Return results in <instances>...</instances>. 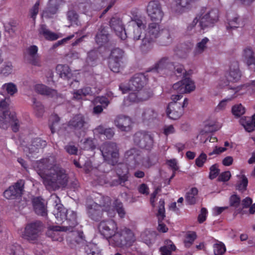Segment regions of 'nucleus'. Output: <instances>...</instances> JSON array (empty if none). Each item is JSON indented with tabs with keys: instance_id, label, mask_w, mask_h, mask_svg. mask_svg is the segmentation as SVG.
I'll use <instances>...</instances> for the list:
<instances>
[{
	"instance_id": "nucleus-1",
	"label": "nucleus",
	"mask_w": 255,
	"mask_h": 255,
	"mask_svg": "<svg viewBox=\"0 0 255 255\" xmlns=\"http://www.w3.org/2000/svg\"><path fill=\"white\" fill-rule=\"evenodd\" d=\"M42 182L49 191H54L67 187L69 177L65 169L56 167L47 173H41Z\"/></svg>"
},
{
	"instance_id": "nucleus-2",
	"label": "nucleus",
	"mask_w": 255,
	"mask_h": 255,
	"mask_svg": "<svg viewBox=\"0 0 255 255\" xmlns=\"http://www.w3.org/2000/svg\"><path fill=\"white\" fill-rule=\"evenodd\" d=\"M173 70L177 76H183V79L173 84L172 88L174 90L180 94H184L189 93L195 90L194 82L187 77L191 73V70L187 71L182 64L174 63Z\"/></svg>"
},
{
	"instance_id": "nucleus-3",
	"label": "nucleus",
	"mask_w": 255,
	"mask_h": 255,
	"mask_svg": "<svg viewBox=\"0 0 255 255\" xmlns=\"http://www.w3.org/2000/svg\"><path fill=\"white\" fill-rule=\"evenodd\" d=\"M160 22H151L148 24L146 33L144 35L142 39V42L140 46L142 51L146 50L148 48L150 44L158 39L161 34L162 29L160 28L159 24Z\"/></svg>"
},
{
	"instance_id": "nucleus-4",
	"label": "nucleus",
	"mask_w": 255,
	"mask_h": 255,
	"mask_svg": "<svg viewBox=\"0 0 255 255\" xmlns=\"http://www.w3.org/2000/svg\"><path fill=\"white\" fill-rule=\"evenodd\" d=\"M100 150L104 160L108 164L115 165L118 163L119 153L115 142H105L101 145Z\"/></svg>"
},
{
	"instance_id": "nucleus-5",
	"label": "nucleus",
	"mask_w": 255,
	"mask_h": 255,
	"mask_svg": "<svg viewBox=\"0 0 255 255\" xmlns=\"http://www.w3.org/2000/svg\"><path fill=\"white\" fill-rule=\"evenodd\" d=\"M199 20V26L202 29L213 27L218 20V10L216 9L207 10L202 8L200 14L197 15Z\"/></svg>"
},
{
	"instance_id": "nucleus-6",
	"label": "nucleus",
	"mask_w": 255,
	"mask_h": 255,
	"mask_svg": "<svg viewBox=\"0 0 255 255\" xmlns=\"http://www.w3.org/2000/svg\"><path fill=\"white\" fill-rule=\"evenodd\" d=\"M43 228V224L40 221L30 223L25 226L21 237L30 243H35L40 238Z\"/></svg>"
},
{
	"instance_id": "nucleus-7",
	"label": "nucleus",
	"mask_w": 255,
	"mask_h": 255,
	"mask_svg": "<svg viewBox=\"0 0 255 255\" xmlns=\"http://www.w3.org/2000/svg\"><path fill=\"white\" fill-rule=\"evenodd\" d=\"M111 239L115 245L118 247L130 245L134 241L132 232L127 228L115 231Z\"/></svg>"
},
{
	"instance_id": "nucleus-8",
	"label": "nucleus",
	"mask_w": 255,
	"mask_h": 255,
	"mask_svg": "<svg viewBox=\"0 0 255 255\" xmlns=\"http://www.w3.org/2000/svg\"><path fill=\"white\" fill-rule=\"evenodd\" d=\"M146 13L150 20L155 22H160L164 15L162 4L158 0H152L148 2Z\"/></svg>"
},
{
	"instance_id": "nucleus-9",
	"label": "nucleus",
	"mask_w": 255,
	"mask_h": 255,
	"mask_svg": "<svg viewBox=\"0 0 255 255\" xmlns=\"http://www.w3.org/2000/svg\"><path fill=\"white\" fill-rule=\"evenodd\" d=\"M242 74L239 69V64L237 61H233L231 63L229 72L226 78L227 81H221L219 85L221 87L227 86L230 82L235 83L238 82L241 78Z\"/></svg>"
},
{
	"instance_id": "nucleus-10",
	"label": "nucleus",
	"mask_w": 255,
	"mask_h": 255,
	"mask_svg": "<svg viewBox=\"0 0 255 255\" xmlns=\"http://www.w3.org/2000/svg\"><path fill=\"white\" fill-rule=\"evenodd\" d=\"M133 141L136 146L147 150L152 147L153 143V138L150 134L141 131L137 132L134 134Z\"/></svg>"
},
{
	"instance_id": "nucleus-11",
	"label": "nucleus",
	"mask_w": 255,
	"mask_h": 255,
	"mask_svg": "<svg viewBox=\"0 0 255 255\" xmlns=\"http://www.w3.org/2000/svg\"><path fill=\"white\" fill-rule=\"evenodd\" d=\"M47 145V142L40 138H35L32 140L30 144L23 146V150L27 156L30 157L38 153Z\"/></svg>"
},
{
	"instance_id": "nucleus-12",
	"label": "nucleus",
	"mask_w": 255,
	"mask_h": 255,
	"mask_svg": "<svg viewBox=\"0 0 255 255\" xmlns=\"http://www.w3.org/2000/svg\"><path fill=\"white\" fill-rule=\"evenodd\" d=\"M24 181L19 180L4 191L3 196L7 199H14L20 197L24 191Z\"/></svg>"
},
{
	"instance_id": "nucleus-13",
	"label": "nucleus",
	"mask_w": 255,
	"mask_h": 255,
	"mask_svg": "<svg viewBox=\"0 0 255 255\" xmlns=\"http://www.w3.org/2000/svg\"><path fill=\"white\" fill-rule=\"evenodd\" d=\"M98 230L106 239H111L115 231L118 230L116 223L113 220H104L100 223Z\"/></svg>"
},
{
	"instance_id": "nucleus-14",
	"label": "nucleus",
	"mask_w": 255,
	"mask_h": 255,
	"mask_svg": "<svg viewBox=\"0 0 255 255\" xmlns=\"http://www.w3.org/2000/svg\"><path fill=\"white\" fill-rule=\"evenodd\" d=\"M88 120L82 114H78L74 115L69 121L68 127L75 131H84L88 126Z\"/></svg>"
},
{
	"instance_id": "nucleus-15",
	"label": "nucleus",
	"mask_w": 255,
	"mask_h": 255,
	"mask_svg": "<svg viewBox=\"0 0 255 255\" xmlns=\"http://www.w3.org/2000/svg\"><path fill=\"white\" fill-rule=\"evenodd\" d=\"M109 23L111 28L114 30L118 37L122 40L126 39L127 37V31L120 17L115 15L111 18Z\"/></svg>"
},
{
	"instance_id": "nucleus-16",
	"label": "nucleus",
	"mask_w": 255,
	"mask_h": 255,
	"mask_svg": "<svg viewBox=\"0 0 255 255\" xmlns=\"http://www.w3.org/2000/svg\"><path fill=\"white\" fill-rule=\"evenodd\" d=\"M56 167H60L56 164L55 156H50L42 159L37 163V168L39 169L38 174L41 177V173H47Z\"/></svg>"
},
{
	"instance_id": "nucleus-17",
	"label": "nucleus",
	"mask_w": 255,
	"mask_h": 255,
	"mask_svg": "<svg viewBox=\"0 0 255 255\" xmlns=\"http://www.w3.org/2000/svg\"><path fill=\"white\" fill-rule=\"evenodd\" d=\"M161 32L156 41L157 44L164 47L171 45L175 37L174 31L168 28H162Z\"/></svg>"
},
{
	"instance_id": "nucleus-18",
	"label": "nucleus",
	"mask_w": 255,
	"mask_h": 255,
	"mask_svg": "<svg viewBox=\"0 0 255 255\" xmlns=\"http://www.w3.org/2000/svg\"><path fill=\"white\" fill-rule=\"evenodd\" d=\"M146 83V77L142 73L135 74L129 82L131 91H141Z\"/></svg>"
},
{
	"instance_id": "nucleus-19",
	"label": "nucleus",
	"mask_w": 255,
	"mask_h": 255,
	"mask_svg": "<svg viewBox=\"0 0 255 255\" xmlns=\"http://www.w3.org/2000/svg\"><path fill=\"white\" fill-rule=\"evenodd\" d=\"M168 117L173 120L178 119L183 113V109L181 107L180 103L170 102L166 111Z\"/></svg>"
},
{
	"instance_id": "nucleus-20",
	"label": "nucleus",
	"mask_w": 255,
	"mask_h": 255,
	"mask_svg": "<svg viewBox=\"0 0 255 255\" xmlns=\"http://www.w3.org/2000/svg\"><path fill=\"white\" fill-rule=\"evenodd\" d=\"M87 208L88 216L92 220L95 221H99L102 219L104 209H101L100 207L97 204L96 202H94L90 204H88Z\"/></svg>"
},
{
	"instance_id": "nucleus-21",
	"label": "nucleus",
	"mask_w": 255,
	"mask_h": 255,
	"mask_svg": "<svg viewBox=\"0 0 255 255\" xmlns=\"http://www.w3.org/2000/svg\"><path fill=\"white\" fill-rule=\"evenodd\" d=\"M115 126L122 131H129L131 128V121L128 116L120 115L114 120Z\"/></svg>"
},
{
	"instance_id": "nucleus-22",
	"label": "nucleus",
	"mask_w": 255,
	"mask_h": 255,
	"mask_svg": "<svg viewBox=\"0 0 255 255\" xmlns=\"http://www.w3.org/2000/svg\"><path fill=\"white\" fill-rule=\"evenodd\" d=\"M164 204V200L160 199L159 201L158 212L156 214V216L158 219V230L159 231L163 233H165L168 230V228L166 227L165 225L162 223L163 220L165 217Z\"/></svg>"
},
{
	"instance_id": "nucleus-23",
	"label": "nucleus",
	"mask_w": 255,
	"mask_h": 255,
	"mask_svg": "<svg viewBox=\"0 0 255 255\" xmlns=\"http://www.w3.org/2000/svg\"><path fill=\"white\" fill-rule=\"evenodd\" d=\"M174 63L171 61L169 57L165 56L162 57L155 65V69L157 72L163 70L173 71Z\"/></svg>"
},
{
	"instance_id": "nucleus-24",
	"label": "nucleus",
	"mask_w": 255,
	"mask_h": 255,
	"mask_svg": "<svg viewBox=\"0 0 255 255\" xmlns=\"http://www.w3.org/2000/svg\"><path fill=\"white\" fill-rule=\"evenodd\" d=\"M14 114H11L8 111H0V128L6 129L13 120Z\"/></svg>"
},
{
	"instance_id": "nucleus-25",
	"label": "nucleus",
	"mask_w": 255,
	"mask_h": 255,
	"mask_svg": "<svg viewBox=\"0 0 255 255\" xmlns=\"http://www.w3.org/2000/svg\"><path fill=\"white\" fill-rule=\"evenodd\" d=\"M34 210L36 214L42 216L47 215V208L45 205L44 201L39 197H36L33 199L32 201Z\"/></svg>"
},
{
	"instance_id": "nucleus-26",
	"label": "nucleus",
	"mask_w": 255,
	"mask_h": 255,
	"mask_svg": "<svg viewBox=\"0 0 255 255\" xmlns=\"http://www.w3.org/2000/svg\"><path fill=\"white\" fill-rule=\"evenodd\" d=\"M68 210L65 208L63 205H59L57 209H54L53 214L55 217L54 222L56 224H62L66 219Z\"/></svg>"
},
{
	"instance_id": "nucleus-27",
	"label": "nucleus",
	"mask_w": 255,
	"mask_h": 255,
	"mask_svg": "<svg viewBox=\"0 0 255 255\" xmlns=\"http://www.w3.org/2000/svg\"><path fill=\"white\" fill-rule=\"evenodd\" d=\"M65 221L68 223V226H62L63 230L70 232H72L73 228L77 225V215L76 212L72 210H68Z\"/></svg>"
},
{
	"instance_id": "nucleus-28",
	"label": "nucleus",
	"mask_w": 255,
	"mask_h": 255,
	"mask_svg": "<svg viewBox=\"0 0 255 255\" xmlns=\"http://www.w3.org/2000/svg\"><path fill=\"white\" fill-rule=\"evenodd\" d=\"M117 173L120 180V185L125 186V183L128 181L129 177L126 165L124 164H118L117 167Z\"/></svg>"
},
{
	"instance_id": "nucleus-29",
	"label": "nucleus",
	"mask_w": 255,
	"mask_h": 255,
	"mask_svg": "<svg viewBox=\"0 0 255 255\" xmlns=\"http://www.w3.org/2000/svg\"><path fill=\"white\" fill-rule=\"evenodd\" d=\"M125 157L127 161L130 162H133V164L138 163L140 159L141 151L136 148H132L126 151Z\"/></svg>"
},
{
	"instance_id": "nucleus-30",
	"label": "nucleus",
	"mask_w": 255,
	"mask_h": 255,
	"mask_svg": "<svg viewBox=\"0 0 255 255\" xmlns=\"http://www.w3.org/2000/svg\"><path fill=\"white\" fill-rule=\"evenodd\" d=\"M37 51V47L35 45L31 46L27 49L28 55L26 58L28 62L35 66H39Z\"/></svg>"
},
{
	"instance_id": "nucleus-31",
	"label": "nucleus",
	"mask_w": 255,
	"mask_h": 255,
	"mask_svg": "<svg viewBox=\"0 0 255 255\" xmlns=\"http://www.w3.org/2000/svg\"><path fill=\"white\" fill-rule=\"evenodd\" d=\"M58 10L57 0H49L46 8L43 11L42 16L50 18L55 14Z\"/></svg>"
},
{
	"instance_id": "nucleus-32",
	"label": "nucleus",
	"mask_w": 255,
	"mask_h": 255,
	"mask_svg": "<svg viewBox=\"0 0 255 255\" xmlns=\"http://www.w3.org/2000/svg\"><path fill=\"white\" fill-rule=\"evenodd\" d=\"M56 71L61 78L65 80H69L72 76L71 70L67 65H58L56 67Z\"/></svg>"
},
{
	"instance_id": "nucleus-33",
	"label": "nucleus",
	"mask_w": 255,
	"mask_h": 255,
	"mask_svg": "<svg viewBox=\"0 0 255 255\" xmlns=\"http://www.w3.org/2000/svg\"><path fill=\"white\" fill-rule=\"evenodd\" d=\"M242 56L248 66H251L255 61L254 52L251 47L248 46L244 49Z\"/></svg>"
},
{
	"instance_id": "nucleus-34",
	"label": "nucleus",
	"mask_w": 255,
	"mask_h": 255,
	"mask_svg": "<svg viewBox=\"0 0 255 255\" xmlns=\"http://www.w3.org/2000/svg\"><path fill=\"white\" fill-rule=\"evenodd\" d=\"M66 232L63 230V227L50 226L46 232V235L51 238L53 241H61L62 239L59 237V232Z\"/></svg>"
},
{
	"instance_id": "nucleus-35",
	"label": "nucleus",
	"mask_w": 255,
	"mask_h": 255,
	"mask_svg": "<svg viewBox=\"0 0 255 255\" xmlns=\"http://www.w3.org/2000/svg\"><path fill=\"white\" fill-rule=\"evenodd\" d=\"M145 93L144 91H137V92H131L129 94L127 99L124 101V103L126 101L131 102H137L139 101H145L148 99L149 96H144L143 94Z\"/></svg>"
},
{
	"instance_id": "nucleus-36",
	"label": "nucleus",
	"mask_w": 255,
	"mask_h": 255,
	"mask_svg": "<svg viewBox=\"0 0 255 255\" xmlns=\"http://www.w3.org/2000/svg\"><path fill=\"white\" fill-rule=\"evenodd\" d=\"M38 31L39 35L43 36L45 39L48 40H56L58 38V35L56 34L51 32L47 28V27L45 24L40 25Z\"/></svg>"
},
{
	"instance_id": "nucleus-37",
	"label": "nucleus",
	"mask_w": 255,
	"mask_h": 255,
	"mask_svg": "<svg viewBox=\"0 0 255 255\" xmlns=\"http://www.w3.org/2000/svg\"><path fill=\"white\" fill-rule=\"evenodd\" d=\"M35 91L41 94L53 97L57 95V91L55 90L52 89L43 84H38L35 86Z\"/></svg>"
},
{
	"instance_id": "nucleus-38",
	"label": "nucleus",
	"mask_w": 255,
	"mask_h": 255,
	"mask_svg": "<svg viewBox=\"0 0 255 255\" xmlns=\"http://www.w3.org/2000/svg\"><path fill=\"white\" fill-rule=\"evenodd\" d=\"M146 20L145 18L142 16L135 15L131 18V20L128 22V27H142L144 29L145 28Z\"/></svg>"
},
{
	"instance_id": "nucleus-39",
	"label": "nucleus",
	"mask_w": 255,
	"mask_h": 255,
	"mask_svg": "<svg viewBox=\"0 0 255 255\" xmlns=\"http://www.w3.org/2000/svg\"><path fill=\"white\" fill-rule=\"evenodd\" d=\"M109 36L107 31L104 28H101L96 35V42L98 44L102 46L108 42Z\"/></svg>"
},
{
	"instance_id": "nucleus-40",
	"label": "nucleus",
	"mask_w": 255,
	"mask_h": 255,
	"mask_svg": "<svg viewBox=\"0 0 255 255\" xmlns=\"http://www.w3.org/2000/svg\"><path fill=\"white\" fill-rule=\"evenodd\" d=\"M157 113L152 109L147 108L144 110L141 117L144 122H149L156 118Z\"/></svg>"
},
{
	"instance_id": "nucleus-41",
	"label": "nucleus",
	"mask_w": 255,
	"mask_h": 255,
	"mask_svg": "<svg viewBox=\"0 0 255 255\" xmlns=\"http://www.w3.org/2000/svg\"><path fill=\"white\" fill-rule=\"evenodd\" d=\"M240 123L247 131L252 132L255 129V114L252 116V119L250 118H249L248 120L241 119Z\"/></svg>"
},
{
	"instance_id": "nucleus-42",
	"label": "nucleus",
	"mask_w": 255,
	"mask_h": 255,
	"mask_svg": "<svg viewBox=\"0 0 255 255\" xmlns=\"http://www.w3.org/2000/svg\"><path fill=\"white\" fill-rule=\"evenodd\" d=\"M86 255H102L100 248L96 244L90 243L85 247Z\"/></svg>"
},
{
	"instance_id": "nucleus-43",
	"label": "nucleus",
	"mask_w": 255,
	"mask_h": 255,
	"mask_svg": "<svg viewBox=\"0 0 255 255\" xmlns=\"http://www.w3.org/2000/svg\"><path fill=\"white\" fill-rule=\"evenodd\" d=\"M125 56L124 51L119 48H115L111 50L109 59L123 62Z\"/></svg>"
},
{
	"instance_id": "nucleus-44",
	"label": "nucleus",
	"mask_w": 255,
	"mask_h": 255,
	"mask_svg": "<svg viewBox=\"0 0 255 255\" xmlns=\"http://www.w3.org/2000/svg\"><path fill=\"white\" fill-rule=\"evenodd\" d=\"M142 29V27H138V26L128 27L127 31L131 35L134 40H142L144 37V35H141Z\"/></svg>"
},
{
	"instance_id": "nucleus-45",
	"label": "nucleus",
	"mask_w": 255,
	"mask_h": 255,
	"mask_svg": "<svg viewBox=\"0 0 255 255\" xmlns=\"http://www.w3.org/2000/svg\"><path fill=\"white\" fill-rule=\"evenodd\" d=\"M6 251L9 255H24L22 248L17 244L9 246Z\"/></svg>"
},
{
	"instance_id": "nucleus-46",
	"label": "nucleus",
	"mask_w": 255,
	"mask_h": 255,
	"mask_svg": "<svg viewBox=\"0 0 255 255\" xmlns=\"http://www.w3.org/2000/svg\"><path fill=\"white\" fill-rule=\"evenodd\" d=\"M92 93L91 88L85 87L75 91L74 93L73 98L75 100H80L82 99L83 97L91 95Z\"/></svg>"
},
{
	"instance_id": "nucleus-47",
	"label": "nucleus",
	"mask_w": 255,
	"mask_h": 255,
	"mask_svg": "<svg viewBox=\"0 0 255 255\" xmlns=\"http://www.w3.org/2000/svg\"><path fill=\"white\" fill-rule=\"evenodd\" d=\"M198 192V189L195 187H193L186 193L185 199L188 204L193 205L196 203V196L197 195Z\"/></svg>"
},
{
	"instance_id": "nucleus-48",
	"label": "nucleus",
	"mask_w": 255,
	"mask_h": 255,
	"mask_svg": "<svg viewBox=\"0 0 255 255\" xmlns=\"http://www.w3.org/2000/svg\"><path fill=\"white\" fill-rule=\"evenodd\" d=\"M76 4L79 10L83 13H86L91 7L89 0H77Z\"/></svg>"
},
{
	"instance_id": "nucleus-49",
	"label": "nucleus",
	"mask_w": 255,
	"mask_h": 255,
	"mask_svg": "<svg viewBox=\"0 0 255 255\" xmlns=\"http://www.w3.org/2000/svg\"><path fill=\"white\" fill-rule=\"evenodd\" d=\"M113 205L119 217L121 218H124L126 215V212L124 207L123 203L118 199H116L114 201Z\"/></svg>"
},
{
	"instance_id": "nucleus-50",
	"label": "nucleus",
	"mask_w": 255,
	"mask_h": 255,
	"mask_svg": "<svg viewBox=\"0 0 255 255\" xmlns=\"http://www.w3.org/2000/svg\"><path fill=\"white\" fill-rule=\"evenodd\" d=\"M167 246H164L160 248V251L162 255H170L171 251H175L176 247L170 241H167Z\"/></svg>"
},
{
	"instance_id": "nucleus-51",
	"label": "nucleus",
	"mask_w": 255,
	"mask_h": 255,
	"mask_svg": "<svg viewBox=\"0 0 255 255\" xmlns=\"http://www.w3.org/2000/svg\"><path fill=\"white\" fill-rule=\"evenodd\" d=\"M123 62L109 59V67L114 72L119 73L122 69Z\"/></svg>"
},
{
	"instance_id": "nucleus-52",
	"label": "nucleus",
	"mask_w": 255,
	"mask_h": 255,
	"mask_svg": "<svg viewBox=\"0 0 255 255\" xmlns=\"http://www.w3.org/2000/svg\"><path fill=\"white\" fill-rule=\"evenodd\" d=\"M228 24L227 25V28L229 29H235L240 26V21L239 20V17L237 16L231 17L228 16Z\"/></svg>"
},
{
	"instance_id": "nucleus-53",
	"label": "nucleus",
	"mask_w": 255,
	"mask_h": 255,
	"mask_svg": "<svg viewBox=\"0 0 255 255\" xmlns=\"http://www.w3.org/2000/svg\"><path fill=\"white\" fill-rule=\"evenodd\" d=\"M248 184V178L245 175H242L241 176V180L238 182L236 186V188L238 190L244 192L247 190Z\"/></svg>"
},
{
	"instance_id": "nucleus-54",
	"label": "nucleus",
	"mask_w": 255,
	"mask_h": 255,
	"mask_svg": "<svg viewBox=\"0 0 255 255\" xmlns=\"http://www.w3.org/2000/svg\"><path fill=\"white\" fill-rule=\"evenodd\" d=\"M215 255H223L226 252L225 245L221 242H218L213 246Z\"/></svg>"
},
{
	"instance_id": "nucleus-55",
	"label": "nucleus",
	"mask_w": 255,
	"mask_h": 255,
	"mask_svg": "<svg viewBox=\"0 0 255 255\" xmlns=\"http://www.w3.org/2000/svg\"><path fill=\"white\" fill-rule=\"evenodd\" d=\"M60 118L57 115H51L49 119V128L52 133L55 132L56 127L58 125Z\"/></svg>"
},
{
	"instance_id": "nucleus-56",
	"label": "nucleus",
	"mask_w": 255,
	"mask_h": 255,
	"mask_svg": "<svg viewBox=\"0 0 255 255\" xmlns=\"http://www.w3.org/2000/svg\"><path fill=\"white\" fill-rule=\"evenodd\" d=\"M96 203L101 209L108 208H109V206L111 204V200L109 197H104L101 195H100V199Z\"/></svg>"
},
{
	"instance_id": "nucleus-57",
	"label": "nucleus",
	"mask_w": 255,
	"mask_h": 255,
	"mask_svg": "<svg viewBox=\"0 0 255 255\" xmlns=\"http://www.w3.org/2000/svg\"><path fill=\"white\" fill-rule=\"evenodd\" d=\"M209 41V40L208 38L205 37L202 39L200 42H198L196 47V53H202L207 48L206 44Z\"/></svg>"
},
{
	"instance_id": "nucleus-58",
	"label": "nucleus",
	"mask_w": 255,
	"mask_h": 255,
	"mask_svg": "<svg viewBox=\"0 0 255 255\" xmlns=\"http://www.w3.org/2000/svg\"><path fill=\"white\" fill-rule=\"evenodd\" d=\"M67 18L72 23L75 24L77 25L79 24V21L78 20V15L74 10H69L67 12Z\"/></svg>"
},
{
	"instance_id": "nucleus-59",
	"label": "nucleus",
	"mask_w": 255,
	"mask_h": 255,
	"mask_svg": "<svg viewBox=\"0 0 255 255\" xmlns=\"http://www.w3.org/2000/svg\"><path fill=\"white\" fill-rule=\"evenodd\" d=\"M98 52L95 50H92L88 53L86 61L90 65L93 66L94 62L98 59Z\"/></svg>"
},
{
	"instance_id": "nucleus-60",
	"label": "nucleus",
	"mask_w": 255,
	"mask_h": 255,
	"mask_svg": "<svg viewBox=\"0 0 255 255\" xmlns=\"http://www.w3.org/2000/svg\"><path fill=\"white\" fill-rule=\"evenodd\" d=\"M197 235L194 232L188 233L187 235L186 239L184 241L186 247L189 248L196 239Z\"/></svg>"
},
{
	"instance_id": "nucleus-61",
	"label": "nucleus",
	"mask_w": 255,
	"mask_h": 255,
	"mask_svg": "<svg viewBox=\"0 0 255 255\" xmlns=\"http://www.w3.org/2000/svg\"><path fill=\"white\" fill-rule=\"evenodd\" d=\"M232 111L233 115L236 117H240L245 113V109L241 104L233 106Z\"/></svg>"
},
{
	"instance_id": "nucleus-62",
	"label": "nucleus",
	"mask_w": 255,
	"mask_h": 255,
	"mask_svg": "<svg viewBox=\"0 0 255 255\" xmlns=\"http://www.w3.org/2000/svg\"><path fill=\"white\" fill-rule=\"evenodd\" d=\"M33 108L37 112L38 117H41L44 112V107L40 102L36 101L35 99H33Z\"/></svg>"
},
{
	"instance_id": "nucleus-63",
	"label": "nucleus",
	"mask_w": 255,
	"mask_h": 255,
	"mask_svg": "<svg viewBox=\"0 0 255 255\" xmlns=\"http://www.w3.org/2000/svg\"><path fill=\"white\" fill-rule=\"evenodd\" d=\"M3 89H5L7 93L10 95H13L17 92V88L15 85L12 83L5 84L3 86Z\"/></svg>"
},
{
	"instance_id": "nucleus-64",
	"label": "nucleus",
	"mask_w": 255,
	"mask_h": 255,
	"mask_svg": "<svg viewBox=\"0 0 255 255\" xmlns=\"http://www.w3.org/2000/svg\"><path fill=\"white\" fill-rule=\"evenodd\" d=\"M12 65L10 62L5 63L1 69V73L5 76L11 74L12 71Z\"/></svg>"
}]
</instances>
